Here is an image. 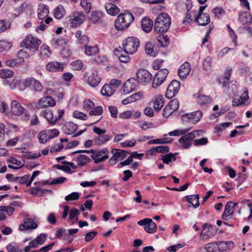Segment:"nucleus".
<instances>
[{"instance_id":"nucleus-1","label":"nucleus","mask_w":252,"mask_h":252,"mask_svg":"<svg viewBox=\"0 0 252 252\" xmlns=\"http://www.w3.org/2000/svg\"><path fill=\"white\" fill-rule=\"evenodd\" d=\"M171 24V19L169 16L162 13L156 19L154 24V30L157 32L162 33L166 32Z\"/></svg>"},{"instance_id":"nucleus-2","label":"nucleus","mask_w":252,"mask_h":252,"mask_svg":"<svg viewBox=\"0 0 252 252\" xmlns=\"http://www.w3.org/2000/svg\"><path fill=\"white\" fill-rule=\"evenodd\" d=\"M134 19V16L132 13L125 11L117 17L115 22V26L118 30H123L128 27Z\"/></svg>"},{"instance_id":"nucleus-3","label":"nucleus","mask_w":252,"mask_h":252,"mask_svg":"<svg viewBox=\"0 0 252 252\" xmlns=\"http://www.w3.org/2000/svg\"><path fill=\"white\" fill-rule=\"evenodd\" d=\"M139 45V39L135 37H128L123 43V50L129 54L135 53Z\"/></svg>"},{"instance_id":"nucleus-4","label":"nucleus","mask_w":252,"mask_h":252,"mask_svg":"<svg viewBox=\"0 0 252 252\" xmlns=\"http://www.w3.org/2000/svg\"><path fill=\"white\" fill-rule=\"evenodd\" d=\"M56 104L55 100L51 96H46L39 99L37 103H33L28 104L35 109L44 108L47 107H52Z\"/></svg>"},{"instance_id":"nucleus-5","label":"nucleus","mask_w":252,"mask_h":252,"mask_svg":"<svg viewBox=\"0 0 252 252\" xmlns=\"http://www.w3.org/2000/svg\"><path fill=\"white\" fill-rule=\"evenodd\" d=\"M41 43L40 40L31 35L28 36L22 42L24 47L33 52L38 51Z\"/></svg>"},{"instance_id":"nucleus-6","label":"nucleus","mask_w":252,"mask_h":252,"mask_svg":"<svg viewBox=\"0 0 252 252\" xmlns=\"http://www.w3.org/2000/svg\"><path fill=\"white\" fill-rule=\"evenodd\" d=\"M70 27L76 28L86 19L85 15L82 12H74L66 18Z\"/></svg>"},{"instance_id":"nucleus-7","label":"nucleus","mask_w":252,"mask_h":252,"mask_svg":"<svg viewBox=\"0 0 252 252\" xmlns=\"http://www.w3.org/2000/svg\"><path fill=\"white\" fill-rule=\"evenodd\" d=\"M91 157L95 163H99L104 161L109 158V151L106 148L103 149L99 151L91 150Z\"/></svg>"},{"instance_id":"nucleus-8","label":"nucleus","mask_w":252,"mask_h":252,"mask_svg":"<svg viewBox=\"0 0 252 252\" xmlns=\"http://www.w3.org/2000/svg\"><path fill=\"white\" fill-rule=\"evenodd\" d=\"M168 73L169 71L166 68L159 69L154 78L152 83L153 87L155 88L161 85Z\"/></svg>"},{"instance_id":"nucleus-9","label":"nucleus","mask_w":252,"mask_h":252,"mask_svg":"<svg viewBox=\"0 0 252 252\" xmlns=\"http://www.w3.org/2000/svg\"><path fill=\"white\" fill-rule=\"evenodd\" d=\"M195 138L194 133L190 132L184 135L180 138L178 141L181 144V147L183 149H188L191 146V141Z\"/></svg>"},{"instance_id":"nucleus-10","label":"nucleus","mask_w":252,"mask_h":252,"mask_svg":"<svg viewBox=\"0 0 252 252\" xmlns=\"http://www.w3.org/2000/svg\"><path fill=\"white\" fill-rule=\"evenodd\" d=\"M113 156L109 159V162L112 164H115L118 160L123 159L126 157V152L122 150L113 149L112 150Z\"/></svg>"},{"instance_id":"nucleus-11","label":"nucleus","mask_w":252,"mask_h":252,"mask_svg":"<svg viewBox=\"0 0 252 252\" xmlns=\"http://www.w3.org/2000/svg\"><path fill=\"white\" fill-rule=\"evenodd\" d=\"M136 76L139 82H149L152 77V74L147 70L142 68L138 70Z\"/></svg>"},{"instance_id":"nucleus-12","label":"nucleus","mask_w":252,"mask_h":252,"mask_svg":"<svg viewBox=\"0 0 252 252\" xmlns=\"http://www.w3.org/2000/svg\"><path fill=\"white\" fill-rule=\"evenodd\" d=\"M137 86V81L133 78L128 79L124 84L123 92L125 94H128L134 90Z\"/></svg>"},{"instance_id":"nucleus-13","label":"nucleus","mask_w":252,"mask_h":252,"mask_svg":"<svg viewBox=\"0 0 252 252\" xmlns=\"http://www.w3.org/2000/svg\"><path fill=\"white\" fill-rule=\"evenodd\" d=\"M37 227V224L31 219L27 216L24 220V223L19 225L21 231L29 229H34Z\"/></svg>"},{"instance_id":"nucleus-14","label":"nucleus","mask_w":252,"mask_h":252,"mask_svg":"<svg viewBox=\"0 0 252 252\" xmlns=\"http://www.w3.org/2000/svg\"><path fill=\"white\" fill-rule=\"evenodd\" d=\"M114 52L120 62L126 63L129 61L130 58L128 55V54L124 50H123L121 47H120L118 48L115 49Z\"/></svg>"},{"instance_id":"nucleus-15","label":"nucleus","mask_w":252,"mask_h":252,"mask_svg":"<svg viewBox=\"0 0 252 252\" xmlns=\"http://www.w3.org/2000/svg\"><path fill=\"white\" fill-rule=\"evenodd\" d=\"M238 205L237 203H234L232 202H227L225 206L224 211L222 214V219L224 220H228L229 217H231L233 215V209Z\"/></svg>"},{"instance_id":"nucleus-16","label":"nucleus","mask_w":252,"mask_h":252,"mask_svg":"<svg viewBox=\"0 0 252 252\" xmlns=\"http://www.w3.org/2000/svg\"><path fill=\"white\" fill-rule=\"evenodd\" d=\"M216 233V230L212 225H210L208 227L206 226V225L203 226V228L200 233V235L203 236V239H208L212 238Z\"/></svg>"},{"instance_id":"nucleus-17","label":"nucleus","mask_w":252,"mask_h":252,"mask_svg":"<svg viewBox=\"0 0 252 252\" xmlns=\"http://www.w3.org/2000/svg\"><path fill=\"white\" fill-rule=\"evenodd\" d=\"M24 108L17 100H13L11 103V113L15 116H21L24 111Z\"/></svg>"},{"instance_id":"nucleus-18","label":"nucleus","mask_w":252,"mask_h":252,"mask_svg":"<svg viewBox=\"0 0 252 252\" xmlns=\"http://www.w3.org/2000/svg\"><path fill=\"white\" fill-rule=\"evenodd\" d=\"M190 67L188 62H185L180 67L178 74L179 76L183 79L186 78L189 74Z\"/></svg>"},{"instance_id":"nucleus-19","label":"nucleus","mask_w":252,"mask_h":252,"mask_svg":"<svg viewBox=\"0 0 252 252\" xmlns=\"http://www.w3.org/2000/svg\"><path fill=\"white\" fill-rule=\"evenodd\" d=\"M218 252H224L232 248L234 243L232 241L217 242Z\"/></svg>"},{"instance_id":"nucleus-20","label":"nucleus","mask_w":252,"mask_h":252,"mask_svg":"<svg viewBox=\"0 0 252 252\" xmlns=\"http://www.w3.org/2000/svg\"><path fill=\"white\" fill-rule=\"evenodd\" d=\"M64 66L63 64L58 62H52L46 65V69L49 71H62Z\"/></svg>"},{"instance_id":"nucleus-21","label":"nucleus","mask_w":252,"mask_h":252,"mask_svg":"<svg viewBox=\"0 0 252 252\" xmlns=\"http://www.w3.org/2000/svg\"><path fill=\"white\" fill-rule=\"evenodd\" d=\"M153 22L152 19L144 17L141 20L142 29L146 32H150L153 28Z\"/></svg>"},{"instance_id":"nucleus-22","label":"nucleus","mask_w":252,"mask_h":252,"mask_svg":"<svg viewBox=\"0 0 252 252\" xmlns=\"http://www.w3.org/2000/svg\"><path fill=\"white\" fill-rule=\"evenodd\" d=\"M19 13L18 14H13V17H17L19 16L22 11H25L26 13L29 12L30 14H32L33 10V7L32 4L27 2H24L21 6L18 8Z\"/></svg>"},{"instance_id":"nucleus-23","label":"nucleus","mask_w":252,"mask_h":252,"mask_svg":"<svg viewBox=\"0 0 252 252\" xmlns=\"http://www.w3.org/2000/svg\"><path fill=\"white\" fill-rule=\"evenodd\" d=\"M100 80L101 79L98 76L97 72L94 71L88 77L87 81L91 86L95 87L98 85Z\"/></svg>"},{"instance_id":"nucleus-24","label":"nucleus","mask_w":252,"mask_h":252,"mask_svg":"<svg viewBox=\"0 0 252 252\" xmlns=\"http://www.w3.org/2000/svg\"><path fill=\"white\" fill-rule=\"evenodd\" d=\"M77 129V125L71 122L65 124L63 127L64 133L67 135L74 133Z\"/></svg>"},{"instance_id":"nucleus-25","label":"nucleus","mask_w":252,"mask_h":252,"mask_svg":"<svg viewBox=\"0 0 252 252\" xmlns=\"http://www.w3.org/2000/svg\"><path fill=\"white\" fill-rule=\"evenodd\" d=\"M195 21L199 25L205 26L210 22V16L208 14H198Z\"/></svg>"},{"instance_id":"nucleus-26","label":"nucleus","mask_w":252,"mask_h":252,"mask_svg":"<svg viewBox=\"0 0 252 252\" xmlns=\"http://www.w3.org/2000/svg\"><path fill=\"white\" fill-rule=\"evenodd\" d=\"M42 115L46 119L49 123L51 125H55L57 122V118L54 116L52 111L45 110L42 112Z\"/></svg>"},{"instance_id":"nucleus-27","label":"nucleus","mask_w":252,"mask_h":252,"mask_svg":"<svg viewBox=\"0 0 252 252\" xmlns=\"http://www.w3.org/2000/svg\"><path fill=\"white\" fill-rule=\"evenodd\" d=\"M184 198L189 203L191 204L192 206L196 208L199 206V196L198 194H194L191 195H188L184 197Z\"/></svg>"},{"instance_id":"nucleus-28","label":"nucleus","mask_w":252,"mask_h":252,"mask_svg":"<svg viewBox=\"0 0 252 252\" xmlns=\"http://www.w3.org/2000/svg\"><path fill=\"white\" fill-rule=\"evenodd\" d=\"M105 7L107 13L112 16L117 15L120 11L119 9L116 5L110 2L106 3Z\"/></svg>"},{"instance_id":"nucleus-29","label":"nucleus","mask_w":252,"mask_h":252,"mask_svg":"<svg viewBox=\"0 0 252 252\" xmlns=\"http://www.w3.org/2000/svg\"><path fill=\"white\" fill-rule=\"evenodd\" d=\"M49 13L48 8L44 5H40L37 9V16L40 20L45 19Z\"/></svg>"},{"instance_id":"nucleus-30","label":"nucleus","mask_w":252,"mask_h":252,"mask_svg":"<svg viewBox=\"0 0 252 252\" xmlns=\"http://www.w3.org/2000/svg\"><path fill=\"white\" fill-rule=\"evenodd\" d=\"M153 103L155 110L159 111L163 106L164 100L163 96L160 95L157 96L154 100Z\"/></svg>"},{"instance_id":"nucleus-31","label":"nucleus","mask_w":252,"mask_h":252,"mask_svg":"<svg viewBox=\"0 0 252 252\" xmlns=\"http://www.w3.org/2000/svg\"><path fill=\"white\" fill-rule=\"evenodd\" d=\"M30 86L34 91L36 92H41L43 87L41 83L38 80L33 78H30Z\"/></svg>"},{"instance_id":"nucleus-32","label":"nucleus","mask_w":252,"mask_h":252,"mask_svg":"<svg viewBox=\"0 0 252 252\" xmlns=\"http://www.w3.org/2000/svg\"><path fill=\"white\" fill-rule=\"evenodd\" d=\"M65 14V10L63 6L59 5L54 10V15L57 19H62Z\"/></svg>"},{"instance_id":"nucleus-33","label":"nucleus","mask_w":252,"mask_h":252,"mask_svg":"<svg viewBox=\"0 0 252 252\" xmlns=\"http://www.w3.org/2000/svg\"><path fill=\"white\" fill-rule=\"evenodd\" d=\"M76 161L78 163V165L83 166L88 162L91 161V159L88 156L85 155H79L76 157Z\"/></svg>"},{"instance_id":"nucleus-34","label":"nucleus","mask_w":252,"mask_h":252,"mask_svg":"<svg viewBox=\"0 0 252 252\" xmlns=\"http://www.w3.org/2000/svg\"><path fill=\"white\" fill-rule=\"evenodd\" d=\"M103 16V14L100 11H93L91 14V20L94 24L99 23Z\"/></svg>"},{"instance_id":"nucleus-35","label":"nucleus","mask_w":252,"mask_h":252,"mask_svg":"<svg viewBox=\"0 0 252 252\" xmlns=\"http://www.w3.org/2000/svg\"><path fill=\"white\" fill-rule=\"evenodd\" d=\"M114 92V89H112V87L107 84L104 85L101 90L102 95L106 96L112 95Z\"/></svg>"},{"instance_id":"nucleus-36","label":"nucleus","mask_w":252,"mask_h":252,"mask_svg":"<svg viewBox=\"0 0 252 252\" xmlns=\"http://www.w3.org/2000/svg\"><path fill=\"white\" fill-rule=\"evenodd\" d=\"M98 52V49L96 46H85L84 49L85 54L89 56H93L97 54Z\"/></svg>"},{"instance_id":"nucleus-37","label":"nucleus","mask_w":252,"mask_h":252,"mask_svg":"<svg viewBox=\"0 0 252 252\" xmlns=\"http://www.w3.org/2000/svg\"><path fill=\"white\" fill-rule=\"evenodd\" d=\"M169 151V148L167 146H159L153 147L150 151L151 155H153L156 153H162L167 152Z\"/></svg>"},{"instance_id":"nucleus-38","label":"nucleus","mask_w":252,"mask_h":252,"mask_svg":"<svg viewBox=\"0 0 252 252\" xmlns=\"http://www.w3.org/2000/svg\"><path fill=\"white\" fill-rule=\"evenodd\" d=\"M211 102L212 99L208 96L200 95L197 98V102L202 106L210 103Z\"/></svg>"},{"instance_id":"nucleus-39","label":"nucleus","mask_w":252,"mask_h":252,"mask_svg":"<svg viewBox=\"0 0 252 252\" xmlns=\"http://www.w3.org/2000/svg\"><path fill=\"white\" fill-rule=\"evenodd\" d=\"M144 229L149 233H154L157 230V225L151 219V221H149L146 226L144 227Z\"/></svg>"},{"instance_id":"nucleus-40","label":"nucleus","mask_w":252,"mask_h":252,"mask_svg":"<svg viewBox=\"0 0 252 252\" xmlns=\"http://www.w3.org/2000/svg\"><path fill=\"white\" fill-rule=\"evenodd\" d=\"M190 115L191 119V124H195L198 122L202 117V113L200 111H196L192 113H190Z\"/></svg>"},{"instance_id":"nucleus-41","label":"nucleus","mask_w":252,"mask_h":252,"mask_svg":"<svg viewBox=\"0 0 252 252\" xmlns=\"http://www.w3.org/2000/svg\"><path fill=\"white\" fill-rule=\"evenodd\" d=\"M157 40L160 46L163 47L167 46L169 43L167 36H164L163 34L158 35L157 37Z\"/></svg>"},{"instance_id":"nucleus-42","label":"nucleus","mask_w":252,"mask_h":252,"mask_svg":"<svg viewBox=\"0 0 252 252\" xmlns=\"http://www.w3.org/2000/svg\"><path fill=\"white\" fill-rule=\"evenodd\" d=\"M203 249L207 252H218L217 242L209 243L204 246Z\"/></svg>"},{"instance_id":"nucleus-43","label":"nucleus","mask_w":252,"mask_h":252,"mask_svg":"<svg viewBox=\"0 0 252 252\" xmlns=\"http://www.w3.org/2000/svg\"><path fill=\"white\" fill-rule=\"evenodd\" d=\"M111 139L109 135H99L94 139V142L98 145H101Z\"/></svg>"},{"instance_id":"nucleus-44","label":"nucleus","mask_w":252,"mask_h":252,"mask_svg":"<svg viewBox=\"0 0 252 252\" xmlns=\"http://www.w3.org/2000/svg\"><path fill=\"white\" fill-rule=\"evenodd\" d=\"M169 89L172 90V91H174V92H176L177 93L180 89V82L177 81V80H173L171 82V83L169 84V85L168 86Z\"/></svg>"},{"instance_id":"nucleus-45","label":"nucleus","mask_w":252,"mask_h":252,"mask_svg":"<svg viewBox=\"0 0 252 252\" xmlns=\"http://www.w3.org/2000/svg\"><path fill=\"white\" fill-rule=\"evenodd\" d=\"M212 12L215 17L219 18L220 16L225 13V10L221 7H216L212 10Z\"/></svg>"},{"instance_id":"nucleus-46","label":"nucleus","mask_w":252,"mask_h":252,"mask_svg":"<svg viewBox=\"0 0 252 252\" xmlns=\"http://www.w3.org/2000/svg\"><path fill=\"white\" fill-rule=\"evenodd\" d=\"M13 75V72L9 69H1L0 71V77L2 78H11Z\"/></svg>"},{"instance_id":"nucleus-47","label":"nucleus","mask_w":252,"mask_h":252,"mask_svg":"<svg viewBox=\"0 0 252 252\" xmlns=\"http://www.w3.org/2000/svg\"><path fill=\"white\" fill-rule=\"evenodd\" d=\"M30 78H27L26 79L21 81L20 80L19 82V85L18 87V89L20 91H24L28 87L30 86Z\"/></svg>"},{"instance_id":"nucleus-48","label":"nucleus","mask_w":252,"mask_h":252,"mask_svg":"<svg viewBox=\"0 0 252 252\" xmlns=\"http://www.w3.org/2000/svg\"><path fill=\"white\" fill-rule=\"evenodd\" d=\"M38 139L41 143H45L49 139L46 130L41 131L38 135Z\"/></svg>"},{"instance_id":"nucleus-49","label":"nucleus","mask_w":252,"mask_h":252,"mask_svg":"<svg viewBox=\"0 0 252 252\" xmlns=\"http://www.w3.org/2000/svg\"><path fill=\"white\" fill-rule=\"evenodd\" d=\"M40 54L42 56H44L46 57H49L51 55V51L50 48L47 45H43L41 46Z\"/></svg>"},{"instance_id":"nucleus-50","label":"nucleus","mask_w":252,"mask_h":252,"mask_svg":"<svg viewBox=\"0 0 252 252\" xmlns=\"http://www.w3.org/2000/svg\"><path fill=\"white\" fill-rule=\"evenodd\" d=\"M190 129H176L168 132L170 136H179L187 133Z\"/></svg>"},{"instance_id":"nucleus-51","label":"nucleus","mask_w":252,"mask_h":252,"mask_svg":"<svg viewBox=\"0 0 252 252\" xmlns=\"http://www.w3.org/2000/svg\"><path fill=\"white\" fill-rule=\"evenodd\" d=\"M11 25V23L6 20H0V33L5 31L8 29Z\"/></svg>"},{"instance_id":"nucleus-52","label":"nucleus","mask_w":252,"mask_h":252,"mask_svg":"<svg viewBox=\"0 0 252 252\" xmlns=\"http://www.w3.org/2000/svg\"><path fill=\"white\" fill-rule=\"evenodd\" d=\"M80 5L87 12H90L92 4L89 0H81Z\"/></svg>"},{"instance_id":"nucleus-53","label":"nucleus","mask_w":252,"mask_h":252,"mask_svg":"<svg viewBox=\"0 0 252 252\" xmlns=\"http://www.w3.org/2000/svg\"><path fill=\"white\" fill-rule=\"evenodd\" d=\"M79 211L76 208L71 209L69 211V219L70 220H73L76 218V220H78L77 216L79 214Z\"/></svg>"},{"instance_id":"nucleus-54","label":"nucleus","mask_w":252,"mask_h":252,"mask_svg":"<svg viewBox=\"0 0 252 252\" xmlns=\"http://www.w3.org/2000/svg\"><path fill=\"white\" fill-rule=\"evenodd\" d=\"M207 138L203 137L199 139H196L193 140V144L196 146L205 145L208 143Z\"/></svg>"},{"instance_id":"nucleus-55","label":"nucleus","mask_w":252,"mask_h":252,"mask_svg":"<svg viewBox=\"0 0 252 252\" xmlns=\"http://www.w3.org/2000/svg\"><path fill=\"white\" fill-rule=\"evenodd\" d=\"M167 138H161V139H156L153 140H151L148 142L149 144H165L168 143L170 142L169 140H167Z\"/></svg>"},{"instance_id":"nucleus-56","label":"nucleus","mask_w":252,"mask_h":252,"mask_svg":"<svg viewBox=\"0 0 252 252\" xmlns=\"http://www.w3.org/2000/svg\"><path fill=\"white\" fill-rule=\"evenodd\" d=\"M103 112V108L100 106L95 107L93 110L89 112V115H100Z\"/></svg>"},{"instance_id":"nucleus-57","label":"nucleus","mask_w":252,"mask_h":252,"mask_svg":"<svg viewBox=\"0 0 252 252\" xmlns=\"http://www.w3.org/2000/svg\"><path fill=\"white\" fill-rule=\"evenodd\" d=\"M79 198V194L77 192H73L65 197L66 201H72L77 200Z\"/></svg>"},{"instance_id":"nucleus-58","label":"nucleus","mask_w":252,"mask_h":252,"mask_svg":"<svg viewBox=\"0 0 252 252\" xmlns=\"http://www.w3.org/2000/svg\"><path fill=\"white\" fill-rule=\"evenodd\" d=\"M46 131L49 139L57 137L59 134V131L57 129L46 130Z\"/></svg>"},{"instance_id":"nucleus-59","label":"nucleus","mask_w":252,"mask_h":252,"mask_svg":"<svg viewBox=\"0 0 252 252\" xmlns=\"http://www.w3.org/2000/svg\"><path fill=\"white\" fill-rule=\"evenodd\" d=\"M145 51L146 53L149 55H155V52H154V47L151 43H146V44L145 45Z\"/></svg>"},{"instance_id":"nucleus-60","label":"nucleus","mask_w":252,"mask_h":252,"mask_svg":"<svg viewBox=\"0 0 252 252\" xmlns=\"http://www.w3.org/2000/svg\"><path fill=\"white\" fill-rule=\"evenodd\" d=\"M175 160L176 158L175 155L172 154L166 155V156L163 157L162 158L163 162L165 163L168 164L172 161V160Z\"/></svg>"},{"instance_id":"nucleus-61","label":"nucleus","mask_w":252,"mask_h":252,"mask_svg":"<svg viewBox=\"0 0 252 252\" xmlns=\"http://www.w3.org/2000/svg\"><path fill=\"white\" fill-rule=\"evenodd\" d=\"M173 112L174 110L171 108L170 106L167 105L163 109L162 115L164 117L167 118L170 116Z\"/></svg>"},{"instance_id":"nucleus-62","label":"nucleus","mask_w":252,"mask_h":252,"mask_svg":"<svg viewBox=\"0 0 252 252\" xmlns=\"http://www.w3.org/2000/svg\"><path fill=\"white\" fill-rule=\"evenodd\" d=\"M71 66L75 70H81L83 66V63L80 60H77L71 63Z\"/></svg>"},{"instance_id":"nucleus-63","label":"nucleus","mask_w":252,"mask_h":252,"mask_svg":"<svg viewBox=\"0 0 252 252\" xmlns=\"http://www.w3.org/2000/svg\"><path fill=\"white\" fill-rule=\"evenodd\" d=\"M174 111L177 110L179 107V102L177 99H174L170 101L167 104Z\"/></svg>"},{"instance_id":"nucleus-64","label":"nucleus","mask_w":252,"mask_h":252,"mask_svg":"<svg viewBox=\"0 0 252 252\" xmlns=\"http://www.w3.org/2000/svg\"><path fill=\"white\" fill-rule=\"evenodd\" d=\"M211 58L210 57H207L205 58L203 61V65L204 68L206 70H209L211 65Z\"/></svg>"}]
</instances>
